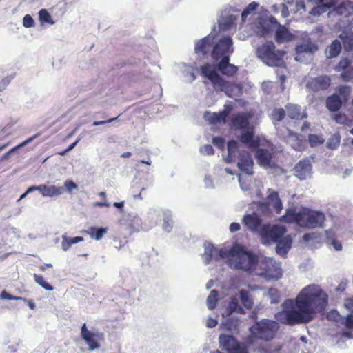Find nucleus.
I'll use <instances>...</instances> for the list:
<instances>
[{"mask_svg":"<svg viewBox=\"0 0 353 353\" xmlns=\"http://www.w3.org/2000/svg\"><path fill=\"white\" fill-rule=\"evenodd\" d=\"M327 305V293L318 285H309L300 291L294 300L288 299L283 303L285 309L274 315L276 321L264 319L254 323L246 342L251 344L256 340L270 341L280 329L279 323L287 325L307 323L316 313L323 312Z\"/></svg>","mask_w":353,"mask_h":353,"instance_id":"f257e3e1","label":"nucleus"},{"mask_svg":"<svg viewBox=\"0 0 353 353\" xmlns=\"http://www.w3.org/2000/svg\"><path fill=\"white\" fill-rule=\"evenodd\" d=\"M258 263L257 255L241 245L235 244L228 251V265L232 269L252 273Z\"/></svg>","mask_w":353,"mask_h":353,"instance_id":"f03ea898","label":"nucleus"},{"mask_svg":"<svg viewBox=\"0 0 353 353\" xmlns=\"http://www.w3.org/2000/svg\"><path fill=\"white\" fill-rule=\"evenodd\" d=\"M285 54L284 50L276 49L272 41H267L260 45L256 50V57L270 67H285Z\"/></svg>","mask_w":353,"mask_h":353,"instance_id":"7ed1b4c3","label":"nucleus"},{"mask_svg":"<svg viewBox=\"0 0 353 353\" xmlns=\"http://www.w3.org/2000/svg\"><path fill=\"white\" fill-rule=\"evenodd\" d=\"M201 74L210 80L214 88L217 91H224L229 97H232V92L235 84L224 80L215 70L214 66L210 63H205L201 66Z\"/></svg>","mask_w":353,"mask_h":353,"instance_id":"20e7f679","label":"nucleus"},{"mask_svg":"<svg viewBox=\"0 0 353 353\" xmlns=\"http://www.w3.org/2000/svg\"><path fill=\"white\" fill-rule=\"evenodd\" d=\"M261 24L263 28V35L269 34L273 30L274 28L277 27L275 33V39L278 43L290 41L293 38V35L288 31V30L284 26L280 25L276 19L274 17H270L268 20H265Z\"/></svg>","mask_w":353,"mask_h":353,"instance_id":"39448f33","label":"nucleus"},{"mask_svg":"<svg viewBox=\"0 0 353 353\" xmlns=\"http://www.w3.org/2000/svg\"><path fill=\"white\" fill-rule=\"evenodd\" d=\"M287 232L284 226L279 225L264 224L262 225L259 230V236L261 243L265 245H269L274 243L277 242L279 239Z\"/></svg>","mask_w":353,"mask_h":353,"instance_id":"423d86ee","label":"nucleus"},{"mask_svg":"<svg viewBox=\"0 0 353 353\" xmlns=\"http://www.w3.org/2000/svg\"><path fill=\"white\" fill-rule=\"evenodd\" d=\"M219 341L223 351L228 353H248V347L245 344H240L232 335L221 334Z\"/></svg>","mask_w":353,"mask_h":353,"instance_id":"0eeeda50","label":"nucleus"},{"mask_svg":"<svg viewBox=\"0 0 353 353\" xmlns=\"http://www.w3.org/2000/svg\"><path fill=\"white\" fill-rule=\"evenodd\" d=\"M325 219L323 212L312 210L310 209H303V217L301 227L307 228H316L323 225Z\"/></svg>","mask_w":353,"mask_h":353,"instance_id":"6e6552de","label":"nucleus"},{"mask_svg":"<svg viewBox=\"0 0 353 353\" xmlns=\"http://www.w3.org/2000/svg\"><path fill=\"white\" fill-rule=\"evenodd\" d=\"M261 272L260 275L272 279H279L282 276V270L280 263L273 258H264L260 263Z\"/></svg>","mask_w":353,"mask_h":353,"instance_id":"1a4fd4ad","label":"nucleus"},{"mask_svg":"<svg viewBox=\"0 0 353 353\" xmlns=\"http://www.w3.org/2000/svg\"><path fill=\"white\" fill-rule=\"evenodd\" d=\"M286 113L287 112L285 110V108H274L270 114V119L274 125L276 127L277 133L280 137H282L283 138H287L293 136L296 137V134L294 133L292 130H290L289 128H280L279 122L284 119V118L286 116Z\"/></svg>","mask_w":353,"mask_h":353,"instance_id":"9d476101","label":"nucleus"},{"mask_svg":"<svg viewBox=\"0 0 353 353\" xmlns=\"http://www.w3.org/2000/svg\"><path fill=\"white\" fill-rule=\"evenodd\" d=\"M232 46V40L230 37H224L214 46L211 56L214 61L221 59L224 57H229L232 51L230 48Z\"/></svg>","mask_w":353,"mask_h":353,"instance_id":"9b49d317","label":"nucleus"},{"mask_svg":"<svg viewBox=\"0 0 353 353\" xmlns=\"http://www.w3.org/2000/svg\"><path fill=\"white\" fill-rule=\"evenodd\" d=\"M331 85V79L327 75H320L308 79L306 87L310 90L317 92L324 91Z\"/></svg>","mask_w":353,"mask_h":353,"instance_id":"f8f14e48","label":"nucleus"},{"mask_svg":"<svg viewBox=\"0 0 353 353\" xmlns=\"http://www.w3.org/2000/svg\"><path fill=\"white\" fill-rule=\"evenodd\" d=\"M238 139L250 149H256L261 145V138L254 135L253 128H249L247 131L243 132L238 137Z\"/></svg>","mask_w":353,"mask_h":353,"instance_id":"ddd939ff","label":"nucleus"},{"mask_svg":"<svg viewBox=\"0 0 353 353\" xmlns=\"http://www.w3.org/2000/svg\"><path fill=\"white\" fill-rule=\"evenodd\" d=\"M251 117V114L248 112L238 113L232 117L230 125L235 130L248 129Z\"/></svg>","mask_w":353,"mask_h":353,"instance_id":"4468645a","label":"nucleus"},{"mask_svg":"<svg viewBox=\"0 0 353 353\" xmlns=\"http://www.w3.org/2000/svg\"><path fill=\"white\" fill-rule=\"evenodd\" d=\"M253 165V160L249 152L242 151L239 153L238 167L242 172L247 174H252Z\"/></svg>","mask_w":353,"mask_h":353,"instance_id":"2eb2a0df","label":"nucleus"},{"mask_svg":"<svg viewBox=\"0 0 353 353\" xmlns=\"http://www.w3.org/2000/svg\"><path fill=\"white\" fill-rule=\"evenodd\" d=\"M242 222L250 231L258 233L263 225L261 219L256 213L244 215Z\"/></svg>","mask_w":353,"mask_h":353,"instance_id":"dca6fc26","label":"nucleus"},{"mask_svg":"<svg viewBox=\"0 0 353 353\" xmlns=\"http://www.w3.org/2000/svg\"><path fill=\"white\" fill-rule=\"evenodd\" d=\"M213 40L214 37L211 36L210 34H208L203 39L199 40L195 44V53L198 54H202L203 56L208 54L212 46Z\"/></svg>","mask_w":353,"mask_h":353,"instance_id":"f3484780","label":"nucleus"},{"mask_svg":"<svg viewBox=\"0 0 353 353\" xmlns=\"http://www.w3.org/2000/svg\"><path fill=\"white\" fill-rule=\"evenodd\" d=\"M303 210L297 212L295 209L288 208L284 215L281 216L280 221L287 223H296L301 227Z\"/></svg>","mask_w":353,"mask_h":353,"instance_id":"a211bd4d","label":"nucleus"},{"mask_svg":"<svg viewBox=\"0 0 353 353\" xmlns=\"http://www.w3.org/2000/svg\"><path fill=\"white\" fill-rule=\"evenodd\" d=\"M294 169L296 176L301 180H304L310 174L312 165L309 160L302 159L296 164Z\"/></svg>","mask_w":353,"mask_h":353,"instance_id":"6ab92c4d","label":"nucleus"},{"mask_svg":"<svg viewBox=\"0 0 353 353\" xmlns=\"http://www.w3.org/2000/svg\"><path fill=\"white\" fill-rule=\"evenodd\" d=\"M229 61L230 57H224L217 64V68L223 75L232 77L237 72L238 68L233 64H230Z\"/></svg>","mask_w":353,"mask_h":353,"instance_id":"aec40b11","label":"nucleus"},{"mask_svg":"<svg viewBox=\"0 0 353 353\" xmlns=\"http://www.w3.org/2000/svg\"><path fill=\"white\" fill-rule=\"evenodd\" d=\"M288 116L293 120H302L307 117V113L303 111L301 106L297 104L287 103L285 105Z\"/></svg>","mask_w":353,"mask_h":353,"instance_id":"412c9836","label":"nucleus"},{"mask_svg":"<svg viewBox=\"0 0 353 353\" xmlns=\"http://www.w3.org/2000/svg\"><path fill=\"white\" fill-rule=\"evenodd\" d=\"M37 190L41 192L43 196L52 197L59 196L65 192V188L62 186L57 187L55 185L47 186L44 184L36 186Z\"/></svg>","mask_w":353,"mask_h":353,"instance_id":"4be33fe9","label":"nucleus"},{"mask_svg":"<svg viewBox=\"0 0 353 353\" xmlns=\"http://www.w3.org/2000/svg\"><path fill=\"white\" fill-rule=\"evenodd\" d=\"M276 252L278 254L285 256L291 248L292 239L290 236H283L276 242Z\"/></svg>","mask_w":353,"mask_h":353,"instance_id":"5701e85b","label":"nucleus"},{"mask_svg":"<svg viewBox=\"0 0 353 353\" xmlns=\"http://www.w3.org/2000/svg\"><path fill=\"white\" fill-rule=\"evenodd\" d=\"M325 103L327 108L330 112H334L341 108L343 101L339 94L334 93L326 99Z\"/></svg>","mask_w":353,"mask_h":353,"instance_id":"b1692460","label":"nucleus"},{"mask_svg":"<svg viewBox=\"0 0 353 353\" xmlns=\"http://www.w3.org/2000/svg\"><path fill=\"white\" fill-rule=\"evenodd\" d=\"M270 192L267 197L268 203L274 210L276 214H279L283 209V204L277 191L268 190Z\"/></svg>","mask_w":353,"mask_h":353,"instance_id":"393cba45","label":"nucleus"},{"mask_svg":"<svg viewBox=\"0 0 353 353\" xmlns=\"http://www.w3.org/2000/svg\"><path fill=\"white\" fill-rule=\"evenodd\" d=\"M270 192L267 197L268 203L274 210L276 214H279L283 209V204L277 191L268 190Z\"/></svg>","mask_w":353,"mask_h":353,"instance_id":"a878e982","label":"nucleus"},{"mask_svg":"<svg viewBox=\"0 0 353 353\" xmlns=\"http://www.w3.org/2000/svg\"><path fill=\"white\" fill-rule=\"evenodd\" d=\"M81 336L89 345L90 350L99 347V343L94 339V334L87 329L85 324H83L81 327Z\"/></svg>","mask_w":353,"mask_h":353,"instance_id":"bb28decb","label":"nucleus"},{"mask_svg":"<svg viewBox=\"0 0 353 353\" xmlns=\"http://www.w3.org/2000/svg\"><path fill=\"white\" fill-rule=\"evenodd\" d=\"M258 163L264 167L269 166L272 160V154L267 149L259 148L256 152Z\"/></svg>","mask_w":353,"mask_h":353,"instance_id":"cd10ccee","label":"nucleus"},{"mask_svg":"<svg viewBox=\"0 0 353 353\" xmlns=\"http://www.w3.org/2000/svg\"><path fill=\"white\" fill-rule=\"evenodd\" d=\"M233 312H236L241 314H245V311L243 307L239 304V300L236 296H232L230 299L227 307V315L229 316Z\"/></svg>","mask_w":353,"mask_h":353,"instance_id":"c85d7f7f","label":"nucleus"},{"mask_svg":"<svg viewBox=\"0 0 353 353\" xmlns=\"http://www.w3.org/2000/svg\"><path fill=\"white\" fill-rule=\"evenodd\" d=\"M228 155L225 159L227 163H233L236 161L237 153L239 152V147L237 141L235 140H230L228 142Z\"/></svg>","mask_w":353,"mask_h":353,"instance_id":"c756f323","label":"nucleus"},{"mask_svg":"<svg viewBox=\"0 0 353 353\" xmlns=\"http://www.w3.org/2000/svg\"><path fill=\"white\" fill-rule=\"evenodd\" d=\"M334 10L340 15L349 16L353 14V1H342L336 6Z\"/></svg>","mask_w":353,"mask_h":353,"instance_id":"7c9ffc66","label":"nucleus"},{"mask_svg":"<svg viewBox=\"0 0 353 353\" xmlns=\"http://www.w3.org/2000/svg\"><path fill=\"white\" fill-rule=\"evenodd\" d=\"M204 118L211 124H217L220 123H225L226 121L225 113L219 112H205Z\"/></svg>","mask_w":353,"mask_h":353,"instance_id":"2f4dec72","label":"nucleus"},{"mask_svg":"<svg viewBox=\"0 0 353 353\" xmlns=\"http://www.w3.org/2000/svg\"><path fill=\"white\" fill-rule=\"evenodd\" d=\"M353 62V52L351 54L345 53V55L341 59L339 62L334 66V69L336 72H340L350 68Z\"/></svg>","mask_w":353,"mask_h":353,"instance_id":"473e14b6","label":"nucleus"},{"mask_svg":"<svg viewBox=\"0 0 353 353\" xmlns=\"http://www.w3.org/2000/svg\"><path fill=\"white\" fill-rule=\"evenodd\" d=\"M204 255L205 256V262L208 264L212 259L217 261L218 249L212 243H205Z\"/></svg>","mask_w":353,"mask_h":353,"instance_id":"72a5a7b5","label":"nucleus"},{"mask_svg":"<svg viewBox=\"0 0 353 353\" xmlns=\"http://www.w3.org/2000/svg\"><path fill=\"white\" fill-rule=\"evenodd\" d=\"M239 294L243 306L248 310L252 309L254 306V301L250 294V292L242 289L239 290Z\"/></svg>","mask_w":353,"mask_h":353,"instance_id":"f704fd0d","label":"nucleus"},{"mask_svg":"<svg viewBox=\"0 0 353 353\" xmlns=\"http://www.w3.org/2000/svg\"><path fill=\"white\" fill-rule=\"evenodd\" d=\"M341 42L337 39L334 40L327 48V57L329 58L336 57L341 52Z\"/></svg>","mask_w":353,"mask_h":353,"instance_id":"c9c22d12","label":"nucleus"},{"mask_svg":"<svg viewBox=\"0 0 353 353\" xmlns=\"http://www.w3.org/2000/svg\"><path fill=\"white\" fill-rule=\"evenodd\" d=\"M41 134V132H38L37 134H35L34 135L29 137L28 139H27L26 140H25L24 141H23L22 143H21L20 144H19L18 145H17L16 147L12 148L11 150H10L8 152H6L0 159V161H3V160H6V159H8L9 157H10V155L14 152V151H16L18 148H21V147H23L26 145H27L28 143H30L32 141H33L34 139H35L36 138L39 137L40 135Z\"/></svg>","mask_w":353,"mask_h":353,"instance_id":"e433bc0d","label":"nucleus"},{"mask_svg":"<svg viewBox=\"0 0 353 353\" xmlns=\"http://www.w3.org/2000/svg\"><path fill=\"white\" fill-rule=\"evenodd\" d=\"M325 236L327 241L330 243L332 245H333L336 250L339 251L342 249V245L341 242L336 239V234L333 230H326Z\"/></svg>","mask_w":353,"mask_h":353,"instance_id":"4c0bfd02","label":"nucleus"},{"mask_svg":"<svg viewBox=\"0 0 353 353\" xmlns=\"http://www.w3.org/2000/svg\"><path fill=\"white\" fill-rule=\"evenodd\" d=\"M83 237L82 236H76L72 238H68L65 236H63V241L61 243L62 249L64 251H67L70 249L71 245L74 243H77L79 242L83 241Z\"/></svg>","mask_w":353,"mask_h":353,"instance_id":"58836bf2","label":"nucleus"},{"mask_svg":"<svg viewBox=\"0 0 353 353\" xmlns=\"http://www.w3.org/2000/svg\"><path fill=\"white\" fill-rule=\"evenodd\" d=\"M106 232V228H97L96 227H90L87 231V233L90 236V237L97 241L100 240Z\"/></svg>","mask_w":353,"mask_h":353,"instance_id":"ea45409f","label":"nucleus"},{"mask_svg":"<svg viewBox=\"0 0 353 353\" xmlns=\"http://www.w3.org/2000/svg\"><path fill=\"white\" fill-rule=\"evenodd\" d=\"M219 301V292L216 290L210 291V294L207 298V305L209 310H214Z\"/></svg>","mask_w":353,"mask_h":353,"instance_id":"a19ab883","label":"nucleus"},{"mask_svg":"<svg viewBox=\"0 0 353 353\" xmlns=\"http://www.w3.org/2000/svg\"><path fill=\"white\" fill-rule=\"evenodd\" d=\"M259 6V3L255 1H252L248 4L241 13V21L243 23L245 22L248 16L254 12Z\"/></svg>","mask_w":353,"mask_h":353,"instance_id":"79ce46f5","label":"nucleus"},{"mask_svg":"<svg viewBox=\"0 0 353 353\" xmlns=\"http://www.w3.org/2000/svg\"><path fill=\"white\" fill-rule=\"evenodd\" d=\"M324 141L325 139L321 134H310L308 136V142L312 148L323 144Z\"/></svg>","mask_w":353,"mask_h":353,"instance_id":"37998d69","label":"nucleus"},{"mask_svg":"<svg viewBox=\"0 0 353 353\" xmlns=\"http://www.w3.org/2000/svg\"><path fill=\"white\" fill-rule=\"evenodd\" d=\"M33 276L34 281L46 290L52 291L53 290V287L45 281L43 276L34 274Z\"/></svg>","mask_w":353,"mask_h":353,"instance_id":"c03bdc74","label":"nucleus"},{"mask_svg":"<svg viewBox=\"0 0 353 353\" xmlns=\"http://www.w3.org/2000/svg\"><path fill=\"white\" fill-rule=\"evenodd\" d=\"M39 18L41 23H46L48 24H53L54 23L51 15L46 9H41L39 12Z\"/></svg>","mask_w":353,"mask_h":353,"instance_id":"a18cd8bd","label":"nucleus"},{"mask_svg":"<svg viewBox=\"0 0 353 353\" xmlns=\"http://www.w3.org/2000/svg\"><path fill=\"white\" fill-rule=\"evenodd\" d=\"M296 52L298 53H302V52H313L315 50H317L316 46L314 44H302L300 46H298L296 48Z\"/></svg>","mask_w":353,"mask_h":353,"instance_id":"49530a36","label":"nucleus"},{"mask_svg":"<svg viewBox=\"0 0 353 353\" xmlns=\"http://www.w3.org/2000/svg\"><path fill=\"white\" fill-rule=\"evenodd\" d=\"M345 53L351 54L353 52V35L346 36L343 39Z\"/></svg>","mask_w":353,"mask_h":353,"instance_id":"de8ad7c7","label":"nucleus"},{"mask_svg":"<svg viewBox=\"0 0 353 353\" xmlns=\"http://www.w3.org/2000/svg\"><path fill=\"white\" fill-rule=\"evenodd\" d=\"M338 92L339 95L343 98V101H346L351 93V88L347 85H339L338 87Z\"/></svg>","mask_w":353,"mask_h":353,"instance_id":"09e8293b","label":"nucleus"},{"mask_svg":"<svg viewBox=\"0 0 353 353\" xmlns=\"http://www.w3.org/2000/svg\"><path fill=\"white\" fill-rule=\"evenodd\" d=\"M340 75V79L344 82H350L353 80V68H349L346 70H342Z\"/></svg>","mask_w":353,"mask_h":353,"instance_id":"8fccbe9b","label":"nucleus"},{"mask_svg":"<svg viewBox=\"0 0 353 353\" xmlns=\"http://www.w3.org/2000/svg\"><path fill=\"white\" fill-rule=\"evenodd\" d=\"M225 139L222 137L218 136L212 138V143L221 151L225 149Z\"/></svg>","mask_w":353,"mask_h":353,"instance_id":"3c124183","label":"nucleus"},{"mask_svg":"<svg viewBox=\"0 0 353 353\" xmlns=\"http://www.w3.org/2000/svg\"><path fill=\"white\" fill-rule=\"evenodd\" d=\"M0 299H8V300H21L26 301V299L21 296H16L7 292L6 290H3L0 294Z\"/></svg>","mask_w":353,"mask_h":353,"instance_id":"603ef678","label":"nucleus"},{"mask_svg":"<svg viewBox=\"0 0 353 353\" xmlns=\"http://www.w3.org/2000/svg\"><path fill=\"white\" fill-rule=\"evenodd\" d=\"M334 119L337 123L346 124L348 119L345 114L338 113L334 116Z\"/></svg>","mask_w":353,"mask_h":353,"instance_id":"864d4df0","label":"nucleus"},{"mask_svg":"<svg viewBox=\"0 0 353 353\" xmlns=\"http://www.w3.org/2000/svg\"><path fill=\"white\" fill-rule=\"evenodd\" d=\"M200 152L203 154L212 155L214 154V150L211 145L205 144L200 148Z\"/></svg>","mask_w":353,"mask_h":353,"instance_id":"5fc2aeb1","label":"nucleus"},{"mask_svg":"<svg viewBox=\"0 0 353 353\" xmlns=\"http://www.w3.org/2000/svg\"><path fill=\"white\" fill-rule=\"evenodd\" d=\"M23 24L26 28H31L34 25V21L30 14H26L23 19Z\"/></svg>","mask_w":353,"mask_h":353,"instance_id":"6e6d98bb","label":"nucleus"},{"mask_svg":"<svg viewBox=\"0 0 353 353\" xmlns=\"http://www.w3.org/2000/svg\"><path fill=\"white\" fill-rule=\"evenodd\" d=\"M338 0H319V2L327 8L334 7Z\"/></svg>","mask_w":353,"mask_h":353,"instance_id":"4d7b16f0","label":"nucleus"},{"mask_svg":"<svg viewBox=\"0 0 353 353\" xmlns=\"http://www.w3.org/2000/svg\"><path fill=\"white\" fill-rule=\"evenodd\" d=\"M325 7L323 6L322 4L321 6H317L312 9L310 11V14L313 15H319L325 12Z\"/></svg>","mask_w":353,"mask_h":353,"instance_id":"13d9d810","label":"nucleus"},{"mask_svg":"<svg viewBox=\"0 0 353 353\" xmlns=\"http://www.w3.org/2000/svg\"><path fill=\"white\" fill-rule=\"evenodd\" d=\"M64 186L68 192H72V190L77 188V185L71 180H66L64 183Z\"/></svg>","mask_w":353,"mask_h":353,"instance_id":"bf43d9fd","label":"nucleus"},{"mask_svg":"<svg viewBox=\"0 0 353 353\" xmlns=\"http://www.w3.org/2000/svg\"><path fill=\"white\" fill-rule=\"evenodd\" d=\"M344 324L345 327H347V329H353V316L351 314L347 315V317L345 318Z\"/></svg>","mask_w":353,"mask_h":353,"instance_id":"052dcab7","label":"nucleus"},{"mask_svg":"<svg viewBox=\"0 0 353 353\" xmlns=\"http://www.w3.org/2000/svg\"><path fill=\"white\" fill-rule=\"evenodd\" d=\"M281 345H276L273 349L265 350L261 353H281Z\"/></svg>","mask_w":353,"mask_h":353,"instance_id":"680f3d73","label":"nucleus"},{"mask_svg":"<svg viewBox=\"0 0 353 353\" xmlns=\"http://www.w3.org/2000/svg\"><path fill=\"white\" fill-rule=\"evenodd\" d=\"M225 257L228 258V252L224 249H218L217 261Z\"/></svg>","mask_w":353,"mask_h":353,"instance_id":"e2e57ef3","label":"nucleus"},{"mask_svg":"<svg viewBox=\"0 0 353 353\" xmlns=\"http://www.w3.org/2000/svg\"><path fill=\"white\" fill-rule=\"evenodd\" d=\"M217 323H218V322L216 319H212V318H209L207 320L206 326L209 328H213L216 326Z\"/></svg>","mask_w":353,"mask_h":353,"instance_id":"0e129e2a","label":"nucleus"},{"mask_svg":"<svg viewBox=\"0 0 353 353\" xmlns=\"http://www.w3.org/2000/svg\"><path fill=\"white\" fill-rule=\"evenodd\" d=\"M347 282L341 281L336 288V292H344L346 290Z\"/></svg>","mask_w":353,"mask_h":353,"instance_id":"69168bd1","label":"nucleus"},{"mask_svg":"<svg viewBox=\"0 0 353 353\" xmlns=\"http://www.w3.org/2000/svg\"><path fill=\"white\" fill-rule=\"evenodd\" d=\"M240 224L236 222H233L230 225V230L231 232H235L240 230Z\"/></svg>","mask_w":353,"mask_h":353,"instance_id":"338daca9","label":"nucleus"},{"mask_svg":"<svg viewBox=\"0 0 353 353\" xmlns=\"http://www.w3.org/2000/svg\"><path fill=\"white\" fill-rule=\"evenodd\" d=\"M345 305L348 310L353 312V298H349L346 299Z\"/></svg>","mask_w":353,"mask_h":353,"instance_id":"774afa93","label":"nucleus"}]
</instances>
